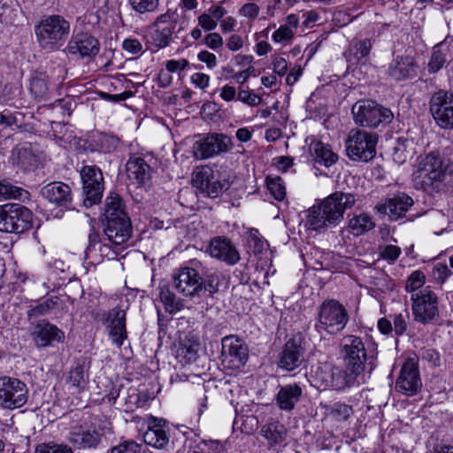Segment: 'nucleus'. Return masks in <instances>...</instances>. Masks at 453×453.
I'll return each instance as SVG.
<instances>
[{
  "label": "nucleus",
  "instance_id": "f257e3e1",
  "mask_svg": "<svg viewBox=\"0 0 453 453\" xmlns=\"http://www.w3.org/2000/svg\"><path fill=\"white\" fill-rule=\"evenodd\" d=\"M356 203L354 195L335 192L327 196L318 206L311 207L307 214L305 226L308 229L321 231L336 226L343 218L344 211Z\"/></svg>",
  "mask_w": 453,
  "mask_h": 453
},
{
  "label": "nucleus",
  "instance_id": "f03ea898",
  "mask_svg": "<svg viewBox=\"0 0 453 453\" xmlns=\"http://www.w3.org/2000/svg\"><path fill=\"white\" fill-rule=\"evenodd\" d=\"M452 173L453 163L438 153L431 152L418 160L412 176L417 188L434 193L441 189Z\"/></svg>",
  "mask_w": 453,
  "mask_h": 453
},
{
  "label": "nucleus",
  "instance_id": "7ed1b4c3",
  "mask_svg": "<svg viewBox=\"0 0 453 453\" xmlns=\"http://www.w3.org/2000/svg\"><path fill=\"white\" fill-rule=\"evenodd\" d=\"M349 320V315L345 306L335 299H327L318 308L315 329L321 334H337L346 327Z\"/></svg>",
  "mask_w": 453,
  "mask_h": 453
},
{
  "label": "nucleus",
  "instance_id": "20e7f679",
  "mask_svg": "<svg viewBox=\"0 0 453 453\" xmlns=\"http://www.w3.org/2000/svg\"><path fill=\"white\" fill-rule=\"evenodd\" d=\"M69 31V22L59 15H52L44 19L35 28L40 45L50 51L57 50L64 44Z\"/></svg>",
  "mask_w": 453,
  "mask_h": 453
},
{
  "label": "nucleus",
  "instance_id": "39448f33",
  "mask_svg": "<svg viewBox=\"0 0 453 453\" xmlns=\"http://www.w3.org/2000/svg\"><path fill=\"white\" fill-rule=\"evenodd\" d=\"M340 352L346 368L354 373H362L366 364L373 362V355L369 354L363 340L357 335H344L340 342Z\"/></svg>",
  "mask_w": 453,
  "mask_h": 453
},
{
  "label": "nucleus",
  "instance_id": "423d86ee",
  "mask_svg": "<svg viewBox=\"0 0 453 453\" xmlns=\"http://www.w3.org/2000/svg\"><path fill=\"white\" fill-rule=\"evenodd\" d=\"M355 123L358 126L375 128L389 124L394 119L393 112L372 100H361L352 106Z\"/></svg>",
  "mask_w": 453,
  "mask_h": 453
},
{
  "label": "nucleus",
  "instance_id": "0eeeda50",
  "mask_svg": "<svg viewBox=\"0 0 453 453\" xmlns=\"http://www.w3.org/2000/svg\"><path fill=\"white\" fill-rule=\"evenodd\" d=\"M192 181L196 188L211 198L218 197L230 186L225 172L214 171L207 165L196 168Z\"/></svg>",
  "mask_w": 453,
  "mask_h": 453
},
{
  "label": "nucleus",
  "instance_id": "6e6552de",
  "mask_svg": "<svg viewBox=\"0 0 453 453\" xmlns=\"http://www.w3.org/2000/svg\"><path fill=\"white\" fill-rule=\"evenodd\" d=\"M376 134L352 129L345 142L347 156L350 160L368 162L376 155Z\"/></svg>",
  "mask_w": 453,
  "mask_h": 453
},
{
  "label": "nucleus",
  "instance_id": "1a4fd4ad",
  "mask_svg": "<svg viewBox=\"0 0 453 453\" xmlns=\"http://www.w3.org/2000/svg\"><path fill=\"white\" fill-rule=\"evenodd\" d=\"M33 214L29 209L19 203L0 206V231L23 233L32 225Z\"/></svg>",
  "mask_w": 453,
  "mask_h": 453
},
{
  "label": "nucleus",
  "instance_id": "9d476101",
  "mask_svg": "<svg viewBox=\"0 0 453 453\" xmlns=\"http://www.w3.org/2000/svg\"><path fill=\"white\" fill-rule=\"evenodd\" d=\"M232 146V139L225 134L211 133L199 135L192 146L196 159L204 160L226 152Z\"/></svg>",
  "mask_w": 453,
  "mask_h": 453
},
{
  "label": "nucleus",
  "instance_id": "9b49d317",
  "mask_svg": "<svg viewBox=\"0 0 453 453\" xmlns=\"http://www.w3.org/2000/svg\"><path fill=\"white\" fill-rule=\"evenodd\" d=\"M83 203L88 208L101 202L104 189V176L96 165H85L81 170Z\"/></svg>",
  "mask_w": 453,
  "mask_h": 453
},
{
  "label": "nucleus",
  "instance_id": "f8f14e48",
  "mask_svg": "<svg viewBox=\"0 0 453 453\" xmlns=\"http://www.w3.org/2000/svg\"><path fill=\"white\" fill-rule=\"evenodd\" d=\"M28 389L16 378L0 376V406L4 409L22 407L27 401Z\"/></svg>",
  "mask_w": 453,
  "mask_h": 453
},
{
  "label": "nucleus",
  "instance_id": "ddd939ff",
  "mask_svg": "<svg viewBox=\"0 0 453 453\" xmlns=\"http://www.w3.org/2000/svg\"><path fill=\"white\" fill-rule=\"evenodd\" d=\"M411 299L415 320L426 324L438 317V298L430 287L411 294Z\"/></svg>",
  "mask_w": 453,
  "mask_h": 453
},
{
  "label": "nucleus",
  "instance_id": "4468645a",
  "mask_svg": "<svg viewBox=\"0 0 453 453\" xmlns=\"http://www.w3.org/2000/svg\"><path fill=\"white\" fill-rule=\"evenodd\" d=\"M222 364L226 368L238 370L243 367L249 359V348L235 335H227L222 339Z\"/></svg>",
  "mask_w": 453,
  "mask_h": 453
},
{
  "label": "nucleus",
  "instance_id": "2eb2a0df",
  "mask_svg": "<svg viewBox=\"0 0 453 453\" xmlns=\"http://www.w3.org/2000/svg\"><path fill=\"white\" fill-rule=\"evenodd\" d=\"M430 111L439 127L453 128V95L446 91L435 93L430 102Z\"/></svg>",
  "mask_w": 453,
  "mask_h": 453
},
{
  "label": "nucleus",
  "instance_id": "dca6fc26",
  "mask_svg": "<svg viewBox=\"0 0 453 453\" xmlns=\"http://www.w3.org/2000/svg\"><path fill=\"white\" fill-rule=\"evenodd\" d=\"M202 285L203 277L195 267H182L173 275V286L184 296H198L203 290Z\"/></svg>",
  "mask_w": 453,
  "mask_h": 453
},
{
  "label": "nucleus",
  "instance_id": "f3484780",
  "mask_svg": "<svg viewBox=\"0 0 453 453\" xmlns=\"http://www.w3.org/2000/svg\"><path fill=\"white\" fill-rule=\"evenodd\" d=\"M317 377L321 380L325 388H331L335 390H342L345 388L352 387L358 375L351 371L342 370L340 368L325 367L317 372Z\"/></svg>",
  "mask_w": 453,
  "mask_h": 453
},
{
  "label": "nucleus",
  "instance_id": "a211bd4d",
  "mask_svg": "<svg viewBox=\"0 0 453 453\" xmlns=\"http://www.w3.org/2000/svg\"><path fill=\"white\" fill-rule=\"evenodd\" d=\"M31 336L38 348L54 346L55 343L63 342L65 340V333L56 325L45 319L34 325Z\"/></svg>",
  "mask_w": 453,
  "mask_h": 453
},
{
  "label": "nucleus",
  "instance_id": "6ab92c4d",
  "mask_svg": "<svg viewBox=\"0 0 453 453\" xmlns=\"http://www.w3.org/2000/svg\"><path fill=\"white\" fill-rule=\"evenodd\" d=\"M104 234L109 242L119 246L126 243L133 233L130 218L103 220Z\"/></svg>",
  "mask_w": 453,
  "mask_h": 453
},
{
  "label": "nucleus",
  "instance_id": "aec40b11",
  "mask_svg": "<svg viewBox=\"0 0 453 453\" xmlns=\"http://www.w3.org/2000/svg\"><path fill=\"white\" fill-rule=\"evenodd\" d=\"M104 324L111 342L120 348L127 338L126 311L119 306L111 309L107 312Z\"/></svg>",
  "mask_w": 453,
  "mask_h": 453
},
{
  "label": "nucleus",
  "instance_id": "412c9836",
  "mask_svg": "<svg viewBox=\"0 0 453 453\" xmlns=\"http://www.w3.org/2000/svg\"><path fill=\"white\" fill-rule=\"evenodd\" d=\"M421 386L418 365L412 360H407L402 366L395 382V388L407 395H413L421 388Z\"/></svg>",
  "mask_w": 453,
  "mask_h": 453
},
{
  "label": "nucleus",
  "instance_id": "4be33fe9",
  "mask_svg": "<svg viewBox=\"0 0 453 453\" xmlns=\"http://www.w3.org/2000/svg\"><path fill=\"white\" fill-rule=\"evenodd\" d=\"M304 349L296 338L288 340L279 354L278 366L287 372L298 368L303 361Z\"/></svg>",
  "mask_w": 453,
  "mask_h": 453
},
{
  "label": "nucleus",
  "instance_id": "5701e85b",
  "mask_svg": "<svg viewBox=\"0 0 453 453\" xmlns=\"http://www.w3.org/2000/svg\"><path fill=\"white\" fill-rule=\"evenodd\" d=\"M102 436L95 427L75 426L69 434V441L79 449H96L101 443Z\"/></svg>",
  "mask_w": 453,
  "mask_h": 453
},
{
  "label": "nucleus",
  "instance_id": "b1692460",
  "mask_svg": "<svg viewBox=\"0 0 453 453\" xmlns=\"http://www.w3.org/2000/svg\"><path fill=\"white\" fill-rule=\"evenodd\" d=\"M209 254L229 265H234L240 261V254L231 241L223 236L211 239L208 248Z\"/></svg>",
  "mask_w": 453,
  "mask_h": 453
},
{
  "label": "nucleus",
  "instance_id": "393cba45",
  "mask_svg": "<svg viewBox=\"0 0 453 453\" xmlns=\"http://www.w3.org/2000/svg\"><path fill=\"white\" fill-rule=\"evenodd\" d=\"M65 50L70 55L81 58L95 57L99 52V42L94 36L81 33L69 41Z\"/></svg>",
  "mask_w": 453,
  "mask_h": 453
},
{
  "label": "nucleus",
  "instance_id": "a878e982",
  "mask_svg": "<svg viewBox=\"0 0 453 453\" xmlns=\"http://www.w3.org/2000/svg\"><path fill=\"white\" fill-rule=\"evenodd\" d=\"M42 196L49 202L59 206H67L72 202L71 188L61 181H53L41 189Z\"/></svg>",
  "mask_w": 453,
  "mask_h": 453
},
{
  "label": "nucleus",
  "instance_id": "bb28decb",
  "mask_svg": "<svg viewBox=\"0 0 453 453\" xmlns=\"http://www.w3.org/2000/svg\"><path fill=\"white\" fill-rule=\"evenodd\" d=\"M12 165L24 170L30 171L37 167L38 156L34 152L30 145L17 146L12 151Z\"/></svg>",
  "mask_w": 453,
  "mask_h": 453
},
{
  "label": "nucleus",
  "instance_id": "cd10ccee",
  "mask_svg": "<svg viewBox=\"0 0 453 453\" xmlns=\"http://www.w3.org/2000/svg\"><path fill=\"white\" fill-rule=\"evenodd\" d=\"M413 199L411 196L400 194L388 198L383 205V210L391 219L397 220L405 215L413 205Z\"/></svg>",
  "mask_w": 453,
  "mask_h": 453
},
{
  "label": "nucleus",
  "instance_id": "c85d7f7f",
  "mask_svg": "<svg viewBox=\"0 0 453 453\" xmlns=\"http://www.w3.org/2000/svg\"><path fill=\"white\" fill-rule=\"evenodd\" d=\"M261 435L267 441L271 448L283 443L287 431L278 420L270 418L261 427Z\"/></svg>",
  "mask_w": 453,
  "mask_h": 453
},
{
  "label": "nucleus",
  "instance_id": "c756f323",
  "mask_svg": "<svg viewBox=\"0 0 453 453\" xmlns=\"http://www.w3.org/2000/svg\"><path fill=\"white\" fill-rule=\"evenodd\" d=\"M199 349L200 342L198 338L194 334H188L180 340L176 356L180 362L190 364L196 360Z\"/></svg>",
  "mask_w": 453,
  "mask_h": 453
},
{
  "label": "nucleus",
  "instance_id": "7c9ffc66",
  "mask_svg": "<svg viewBox=\"0 0 453 453\" xmlns=\"http://www.w3.org/2000/svg\"><path fill=\"white\" fill-rule=\"evenodd\" d=\"M303 390L297 384H288L282 386L276 396L277 404L280 409L291 411L300 400Z\"/></svg>",
  "mask_w": 453,
  "mask_h": 453
},
{
  "label": "nucleus",
  "instance_id": "2f4dec72",
  "mask_svg": "<svg viewBox=\"0 0 453 453\" xmlns=\"http://www.w3.org/2000/svg\"><path fill=\"white\" fill-rule=\"evenodd\" d=\"M173 28V25L152 27V30L146 36L148 47L152 50L167 47L172 41Z\"/></svg>",
  "mask_w": 453,
  "mask_h": 453
},
{
  "label": "nucleus",
  "instance_id": "473e14b6",
  "mask_svg": "<svg viewBox=\"0 0 453 453\" xmlns=\"http://www.w3.org/2000/svg\"><path fill=\"white\" fill-rule=\"evenodd\" d=\"M151 167L140 157L133 156L127 163V172L130 179L135 180L138 183H144L150 179Z\"/></svg>",
  "mask_w": 453,
  "mask_h": 453
},
{
  "label": "nucleus",
  "instance_id": "72a5a7b5",
  "mask_svg": "<svg viewBox=\"0 0 453 453\" xmlns=\"http://www.w3.org/2000/svg\"><path fill=\"white\" fill-rule=\"evenodd\" d=\"M143 441L154 448L163 449L168 444L169 434L160 423L154 422L144 433Z\"/></svg>",
  "mask_w": 453,
  "mask_h": 453
},
{
  "label": "nucleus",
  "instance_id": "f704fd0d",
  "mask_svg": "<svg viewBox=\"0 0 453 453\" xmlns=\"http://www.w3.org/2000/svg\"><path fill=\"white\" fill-rule=\"evenodd\" d=\"M310 150L316 162L326 167L335 164L338 160V155L332 150L331 147L320 141L312 142Z\"/></svg>",
  "mask_w": 453,
  "mask_h": 453
},
{
  "label": "nucleus",
  "instance_id": "c9c22d12",
  "mask_svg": "<svg viewBox=\"0 0 453 453\" xmlns=\"http://www.w3.org/2000/svg\"><path fill=\"white\" fill-rule=\"evenodd\" d=\"M414 73L415 65L411 58H396L388 68V74L396 81L409 78Z\"/></svg>",
  "mask_w": 453,
  "mask_h": 453
},
{
  "label": "nucleus",
  "instance_id": "e433bc0d",
  "mask_svg": "<svg viewBox=\"0 0 453 453\" xmlns=\"http://www.w3.org/2000/svg\"><path fill=\"white\" fill-rule=\"evenodd\" d=\"M104 217V220L129 218L125 211L122 200L118 194L111 193L106 197Z\"/></svg>",
  "mask_w": 453,
  "mask_h": 453
},
{
  "label": "nucleus",
  "instance_id": "4c0bfd02",
  "mask_svg": "<svg viewBox=\"0 0 453 453\" xmlns=\"http://www.w3.org/2000/svg\"><path fill=\"white\" fill-rule=\"evenodd\" d=\"M372 47V42L369 38L363 40L353 39L349 47V61L357 63L365 62Z\"/></svg>",
  "mask_w": 453,
  "mask_h": 453
},
{
  "label": "nucleus",
  "instance_id": "58836bf2",
  "mask_svg": "<svg viewBox=\"0 0 453 453\" xmlns=\"http://www.w3.org/2000/svg\"><path fill=\"white\" fill-rule=\"evenodd\" d=\"M375 226L372 216L367 213L355 215L349 222V230L354 235H361Z\"/></svg>",
  "mask_w": 453,
  "mask_h": 453
},
{
  "label": "nucleus",
  "instance_id": "ea45409f",
  "mask_svg": "<svg viewBox=\"0 0 453 453\" xmlns=\"http://www.w3.org/2000/svg\"><path fill=\"white\" fill-rule=\"evenodd\" d=\"M353 413L352 406L345 403L335 402L326 406V416L335 422H345Z\"/></svg>",
  "mask_w": 453,
  "mask_h": 453
},
{
  "label": "nucleus",
  "instance_id": "a19ab883",
  "mask_svg": "<svg viewBox=\"0 0 453 453\" xmlns=\"http://www.w3.org/2000/svg\"><path fill=\"white\" fill-rule=\"evenodd\" d=\"M159 297L160 301L165 306V311L170 313L179 311L184 306L182 300L178 298L166 285L160 287Z\"/></svg>",
  "mask_w": 453,
  "mask_h": 453
},
{
  "label": "nucleus",
  "instance_id": "79ce46f5",
  "mask_svg": "<svg viewBox=\"0 0 453 453\" xmlns=\"http://www.w3.org/2000/svg\"><path fill=\"white\" fill-rule=\"evenodd\" d=\"M28 192L14 186L9 181L0 180V201L7 199H23L27 197Z\"/></svg>",
  "mask_w": 453,
  "mask_h": 453
},
{
  "label": "nucleus",
  "instance_id": "37998d69",
  "mask_svg": "<svg viewBox=\"0 0 453 453\" xmlns=\"http://www.w3.org/2000/svg\"><path fill=\"white\" fill-rule=\"evenodd\" d=\"M58 300L57 297H50L35 306L30 307L27 311V319H36L48 314L57 306Z\"/></svg>",
  "mask_w": 453,
  "mask_h": 453
},
{
  "label": "nucleus",
  "instance_id": "c03bdc74",
  "mask_svg": "<svg viewBox=\"0 0 453 453\" xmlns=\"http://www.w3.org/2000/svg\"><path fill=\"white\" fill-rule=\"evenodd\" d=\"M266 186L270 194L278 201H282L286 196V188L280 176L269 175L266 177Z\"/></svg>",
  "mask_w": 453,
  "mask_h": 453
},
{
  "label": "nucleus",
  "instance_id": "a18cd8bd",
  "mask_svg": "<svg viewBox=\"0 0 453 453\" xmlns=\"http://www.w3.org/2000/svg\"><path fill=\"white\" fill-rule=\"evenodd\" d=\"M161 0H129L132 9L140 14L156 12Z\"/></svg>",
  "mask_w": 453,
  "mask_h": 453
},
{
  "label": "nucleus",
  "instance_id": "49530a36",
  "mask_svg": "<svg viewBox=\"0 0 453 453\" xmlns=\"http://www.w3.org/2000/svg\"><path fill=\"white\" fill-rule=\"evenodd\" d=\"M150 394L147 390L139 391L138 393L133 392L128 395V399L126 402V411H132L135 407H142L149 401Z\"/></svg>",
  "mask_w": 453,
  "mask_h": 453
},
{
  "label": "nucleus",
  "instance_id": "de8ad7c7",
  "mask_svg": "<svg viewBox=\"0 0 453 453\" xmlns=\"http://www.w3.org/2000/svg\"><path fill=\"white\" fill-rule=\"evenodd\" d=\"M248 242L250 247H253V252L255 254L262 253L263 250L268 247V242L264 238L260 237L257 229H250L248 237Z\"/></svg>",
  "mask_w": 453,
  "mask_h": 453
},
{
  "label": "nucleus",
  "instance_id": "09e8293b",
  "mask_svg": "<svg viewBox=\"0 0 453 453\" xmlns=\"http://www.w3.org/2000/svg\"><path fill=\"white\" fill-rule=\"evenodd\" d=\"M70 387L73 388L77 391H80L85 386L84 371L81 366H76L72 369L69 372L67 380Z\"/></svg>",
  "mask_w": 453,
  "mask_h": 453
},
{
  "label": "nucleus",
  "instance_id": "8fccbe9b",
  "mask_svg": "<svg viewBox=\"0 0 453 453\" xmlns=\"http://www.w3.org/2000/svg\"><path fill=\"white\" fill-rule=\"evenodd\" d=\"M111 453H144L143 445L134 441H125L111 449Z\"/></svg>",
  "mask_w": 453,
  "mask_h": 453
},
{
  "label": "nucleus",
  "instance_id": "3c124183",
  "mask_svg": "<svg viewBox=\"0 0 453 453\" xmlns=\"http://www.w3.org/2000/svg\"><path fill=\"white\" fill-rule=\"evenodd\" d=\"M424 284V273L420 271H415L409 276L405 284V289L407 292H411V294L417 293V290L420 288Z\"/></svg>",
  "mask_w": 453,
  "mask_h": 453
},
{
  "label": "nucleus",
  "instance_id": "603ef678",
  "mask_svg": "<svg viewBox=\"0 0 453 453\" xmlns=\"http://www.w3.org/2000/svg\"><path fill=\"white\" fill-rule=\"evenodd\" d=\"M203 289L210 295L215 294L219 290V277L216 273L208 272L203 274Z\"/></svg>",
  "mask_w": 453,
  "mask_h": 453
},
{
  "label": "nucleus",
  "instance_id": "864d4df0",
  "mask_svg": "<svg viewBox=\"0 0 453 453\" xmlns=\"http://www.w3.org/2000/svg\"><path fill=\"white\" fill-rule=\"evenodd\" d=\"M30 90L35 97H44L48 94V83L42 77H34L30 81Z\"/></svg>",
  "mask_w": 453,
  "mask_h": 453
},
{
  "label": "nucleus",
  "instance_id": "5fc2aeb1",
  "mask_svg": "<svg viewBox=\"0 0 453 453\" xmlns=\"http://www.w3.org/2000/svg\"><path fill=\"white\" fill-rule=\"evenodd\" d=\"M409 313L405 311L404 314H395L393 318V331L395 332L396 336L403 335L408 327Z\"/></svg>",
  "mask_w": 453,
  "mask_h": 453
},
{
  "label": "nucleus",
  "instance_id": "6e6d98bb",
  "mask_svg": "<svg viewBox=\"0 0 453 453\" xmlns=\"http://www.w3.org/2000/svg\"><path fill=\"white\" fill-rule=\"evenodd\" d=\"M123 50L131 55H142L143 53V46L136 38H127L122 42Z\"/></svg>",
  "mask_w": 453,
  "mask_h": 453
},
{
  "label": "nucleus",
  "instance_id": "4d7b16f0",
  "mask_svg": "<svg viewBox=\"0 0 453 453\" xmlns=\"http://www.w3.org/2000/svg\"><path fill=\"white\" fill-rule=\"evenodd\" d=\"M35 453H73V449L66 445L60 444H41L36 447Z\"/></svg>",
  "mask_w": 453,
  "mask_h": 453
},
{
  "label": "nucleus",
  "instance_id": "13d9d810",
  "mask_svg": "<svg viewBox=\"0 0 453 453\" xmlns=\"http://www.w3.org/2000/svg\"><path fill=\"white\" fill-rule=\"evenodd\" d=\"M401 253L402 250L398 246L390 244L382 248L380 254L383 259L388 261L390 264H393L397 260Z\"/></svg>",
  "mask_w": 453,
  "mask_h": 453
},
{
  "label": "nucleus",
  "instance_id": "bf43d9fd",
  "mask_svg": "<svg viewBox=\"0 0 453 453\" xmlns=\"http://www.w3.org/2000/svg\"><path fill=\"white\" fill-rule=\"evenodd\" d=\"M445 62V55L440 50H434L431 59L428 63L429 71L432 73H436L443 66Z\"/></svg>",
  "mask_w": 453,
  "mask_h": 453
},
{
  "label": "nucleus",
  "instance_id": "052dcab7",
  "mask_svg": "<svg viewBox=\"0 0 453 453\" xmlns=\"http://www.w3.org/2000/svg\"><path fill=\"white\" fill-rule=\"evenodd\" d=\"M294 36V31L287 25H281L273 35V40L275 42L288 41Z\"/></svg>",
  "mask_w": 453,
  "mask_h": 453
},
{
  "label": "nucleus",
  "instance_id": "680f3d73",
  "mask_svg": "<svg viewBox=\"0 0 453 453\" xmlns=\"http://www.w3.org/2000/svg\"><path fill=\"white\" fill-rule=\"evenodd\" d=\"M203 44L213 50H219L223 46V38L218 33H210L204 37Z\"/></svg>",
  "mask_w": 453,
  "mask_h": 453
},
{
  "label": "nucleus",
  "instance_id": "e2e57ef3",
  "mask_svg": "<svg viewBox=\"0 0 453 453\" xmlns=\"http://www.w3.org/2000/svg\"><path fill=\"white\" fill-rule=\"evenodd\" d=\"M260 12L259 6L255 3H248L241 7L239 10L240 15L255 19Z\"/></svg>",
  "mask_w": 453,
  "mask_h": 453
},
{
  "label": "nucleus",
  "instance_id": "0e129e2a",
  "mask_svg": "<svg viewBox=\"0 0 453 453\" xmlns=\"http://www.w3.org/2000/svg\"><path fill=\"white\" fill-rule=\"evenodd\" d=\"M451 274L450 269L446 265L438 264L433 270V276L438 282L443 283Z\"/></svg>",
  "mask_w": 453,
  "mask_h": 453
},
{
  "label": "nucleus",
  "instance_id": "69168bd1",
  "mask_svg": "<svg viewBox=\"0 0 453 453\" xmlns=\"http://www.w3.org/2000/svg\"><path fill=\"white\" fill-rule=\"evenodd\" d=\"M238 99L250 106H256L261 102V98L258 96L245 89L239 91Z\"/></svg>",
  "mask_w": 453,
  "mask_h": 453
},
{
  "label": "nucleus",
  "instance_id": "338daca9",
  "mask_svg": "<svg viewBox=\"0 0 453 453\" xmlns=\"http://www.w3.org/2000/svg\"><path fill=\"white\" fill-rule=\"evenodd\" d=\"M198 25L204 29L205 31H212L214 30L218 23L217 21L207 13H203L197 18Z\"/></svg>",
  "mask_w": 453,
  "mask_h": 453
},
{
  "label": "nucleus",
  "instance_id": "774afa93",
  "mask_svg": "<svg viewBox=\"0 0 453 453\" xmlns=\"http://www.w3.org/2000/svg\"><path fill=\"white\" fill-rule=\"evenodd\" d=\"M197 58L199 61L205 63L209 69H213L217 65V57L208 50L200 51L197 55Z\"/></svg>",
  "mask_w": 453,
  "mask_h": 453
}]
</instances>
